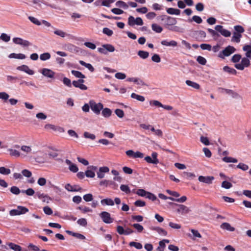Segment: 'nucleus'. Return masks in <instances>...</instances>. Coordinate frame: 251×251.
Segmentation results:
<instances>
[{
	"label": "nucleus",
	"mask_w": 251,
	"mask_h": 251,
	"mask_svg": "<svg viewBox=\"0 0 251 251\" xmlns=\"http://www.w3.org/2000/svg\"><path fill=\"white\" fill-rule=\"evenodd\" d=\"M115 5L117 7L122 8L124 9H127L128 8V5L127 4V3H126L122 0L117 1L115 3Z\"/></svg>",
	"instance_id": "33"
},
{
	"label": "nucleus",
	"mask_w": 251,
	"mask_h": 251,
	"mask_svg": "<svg viewBox=\"0 0 251 251\" xmlns=\"http://www.w3.org/2000/svg\"><path fill=\"white\" fill-rule=\"evenodd\" d=\"M114 47L109 44H103L101 47L98 48V51L102 54H106L108 52H112L115 51Z\"/></svg>",
	"instance_id": "6"
},
{
	"label": "nucleus",
	"mask_w": 251,
	"mask_h": 251,
	"mask_svg": "<svg viewBox=\"0 0 251 251\" xmlns=\"http://www.w3.org/2000/svg\"><path fill=\"white\" fill-rule=\"evenodd\" d=\"M214 178L213 176H200L199 177V180L200 182H204L207 184H211L212 182V181L214 180Z\"/></svg>",
	"instance_id": "23"
},
{
	"label": "nucleus",
	"mask_w": 251,
	"mask_h": 251,
	"mask_svg": "<svg viewBox=\"0 0 251 251\" xmlns=\"http://www.w3.org/2000/svg\"><path fill=\"white\" fill-rule=\"evenodd\" d=\"M126 80L129 82H133L138 85H143L144 84L143 81L138 77H129Z\"/></svg>",
	"instance_id": "34"
},
{
	"label": "nucleus",
	"mask_w": 251,
	"mask_h": 251,
	"mask_svg": "<svg viewBox=\"0 0 251 251\" xmlns=\"http://www.w3.org/2000/svg\"><path fill=\"white\" fill-rule=\"evenodd\" d=\"M132 226L136 229L138 232H141L144 229L143 226L139 224H134Z\"/></svg>",
	"instance_id": "64"
},
{
	"label": "nucleus",
	"mask_w": 251,
	"mask_h": 251,
	"mask_svg": "<svg viewBox=\"0 0 251 251\" xmlns=\"http://www.w3.org/2000/svg\"><path fill=\"white\" fill-rule=\"evenodd\" d=\"M177 23V21L176 18L167 16L166 17V24L169 25H176Z\"/></svg>",
	"instance_id": "37"
},
{
	"label": "nucleus",
	"mask_w": 251,
	"mask_h": 251,
	"mask_svg": "<svg viewBox=\"0 0 251 251\" xmlns=\"http://www.w3.org/2000/svg\"><path fill=\"white\" fill-rule=\"evenodd\" d=\"M0 39L5 42H8L10 40V36L6 33H3L0 36Z\"/></svg>",
	"instance_id": "53"
},
{
	"label": "nucleus",
	"mask_w": 251,
	"mask_h": 251,
	"mask_svg": "<svg viewBox=\"0 0 251 251\" xmlns=\"http://www.w3.org/2000/svg\"><path fill=\"white\" fill-rule=\"evenodd\" d=\"M243 50L246 52L245 57L248 59H251V45H245L243 48Z\"/></svg>",
	"instance_id": "26"
},
{
	"label": "nucleus",
	"mask_w": 251,
	"mask_h": 251,
	"mask_svg": "<svg viewBox=\"0 0 251 251\" xmlns=\"http://www.w3.org/2000/svg\"><path fill=\"white\" fill-rule=\"evenodd\" d=\"M186 84L187 85H188L190 87H192L193 88H195L196 89H199L200 88V86L198 83H197L195 82L191 81V80H186Z\"/></svg>",
	"instance_id": "38"
},
{
	"label": "nucleus",
	"mask_w": 251,
	"mask_h": 251,
	"mask_svg": "<svg viewBox=\"0 0 251 251\" xmlns=\"http://www.w3.org/2000/svg\"><path fill=\"white\" fill-rule=\"evenodd\" d=\"M137 54L140 57L144 59L147 58L149 56V53L144 50H139Z\"/></svg>",
	"instance_id": "46"
},
{
	"label": "nucleus",
	"mask_w": 251,
	"mask_h": 251,
	"mask_svg": "<svg viewBox=\"0 0 251 251\" xmlns=\"http://www.w3.org/2000/svg\"><path fill=\"white\" fill-rule=\"evenodd\" d=\"M100 203L102 205L113 206L114 205V201L110 198H106L101 200Z\"/></svg>",
	"instance_id": "29"
},
{
	"label": "nucleus",
	"mask_w": 251,
	"mask_h": 251,
	"mask_svg": "<svg viewBox=\"0 0 251 251\" xmlns=\"http://www.w3.org/2000/svg\"><path fill=\"white\" fill-rule=\"evenodd\" d=\"M140 126L143 129L151 131L154 135L159 137H162L163 135L162 131L160 129H155L151 125L142 124L140 125Z\"/></svg>",
	"instance_id": "7"
},
{
	"label": "nucleus",
	"mask_w": 251,
	"mask_h": 251,
	"mask_svg": "<svg viewBox=\"0 0 251 251\" xmlns=\"http://www.w3.org/2000/svg\"><path fill=\"white\" fill-rule=\"evenodd\" d=\"M241 59V62L235 64L234 67L237 69L242 71L245 68L249 67L251 65V63L249 59L247 58V57H244L242 58Z\"/></svg>",
	"instance_id": "4"
},
{
	"label": "nucleus",
	"mask_w": 251,
	"mask_h": 251,
	"mask_svg": "<svg viewBox=\"0 0 251 251\" xmlns=\"http://www.w3.org/2000/svg\"><path fill=\"white\" fill-rule=\"evenodd\" d=\"M71 73L76 77L81 78H84L85 77V75L79 71L72 70Z\"/></svg>",
	"instance_id": "52"
},
{
	"label": "nucleus",
	"mask_w": 251,
	"mask_h": 251,
	"mask_svg": "<svg viewBox=\"0 0 251 251\" xmlns=\"http://www.w3.org/2000/svg\"><path fill=\"white\" fill-rule=\"evenodd\" d=\"M158 154L156 152H153L151 153V157L147 156L145 157V160L149 163L157 164L159 163V160L157 159Z\"/></svg>",
	"instance_id": "11"
},
{
	"label": "nucleus",
	"mask_w": 251,
	"mask_h": 251,
	"mask_svg": "<svg viewBox=\"0 0 251 251\" xmlns=\"http://www.w3.org/2000/svg\"><path fill=\"white\" fill-rule=\"evenodd\" d=\"M20 150L21 151V158H31L32 156L34 155L36 152L34 151L32 149V147L29 145H22L20 147Z\"/></svg>",
	"instance_id": "1"
},
{
	"label": "nucleus",
	"mask_w": 251,
	"mask_h": 251,
	"mask_svg": "<svg viewBox=\"0 0 251 251\" xmlns=\"http://www.w3.org/2000/svg\"><path fill=\"white\" fill-rule=\"evenodd\" d=\"M79 62L81 65L85 67L91 72H93L94 71V68L91 64L87 63L82 60H80Z\"/></svg>",
	"instance_id": "41"
},
{
	"label": "nucleus",
	"mask_w": 251,
	"mask_h": 251,
	"mask_svg": "<svg viewBox=\"0 0 251 251\" xmlns=\"http://www.w3.org/2000/svg\"><path fill=\"white\" fill-rule=\"evenodd\" d=\"M38 197L42 201L46 202L47 203H49L51 200L49 196L44 195V194H38Z\"/></svg>",
	"instance_id": "36"
},
{
	"label": "nucleus",
	"mask_w": 251,
	"mask_h": 251,
	"mask_svg": "<svg viewBox=\"0 0 251 251\" xmlns=\"http://www.w3.org/2000/svg\"><path fill=\"white\" fill-rule=\"evenodd\" d=\"M65 163L67 165H69V169L70 171L73 173H76L78 171V168L76 165L68 159L65 160Z\"/></svg>",
	"instance_id": "22"
},
{
	"label": "nucleus",
	"mask_w": 251,
	"mask_h": 251,
	"mask_svg": "<svg viewBox=\"0 0 251 251\" xmlns=\"http://www.w3.org/2000/svg\"><path fill=\"white\" fill-rule=\"evenodd\" d=\"M222 160L226 163H237L238 162L237 159L231 157H224Z\"/></svg>",
	"instance_id": "47"
},
{
	"label": "nucleus",
	"mask_w": 251,
	"mask_h": 251,
	"mask_svg": "<svg viewBox=\"0 0 251 251\" xmlns=\"http://www.w3.org/2000/svg\"><path fill=\"white\" fill-rule=\"evenodd\" d=\"M190 230L192 233V236L189 235V236L193 240H196L197 238H201V235L198 230L194 229H191Z\"/></svg>",
	"instance_id": "30"
},
{
	"label": "nucleus",
	"mask_w": 251,
	"mask_h": 251,
	"mask_svg": "<svg viewBox=\"0 0 251 251\" xmlns=\"http://www.w3.org/2000/svg\"><path fill=\"white\" fill-rule=\"evenodd\" d=\"M100 216L102 221L105 224H111L114 221V219L111 217L110 213L106 211L101 212Z\"/></svg>",
	"instance_id": "10"
},
{
	"label": "nucleus",
	"mask_w": 251,
	"mask_h": 251,
	"mask_svg": "<svg viewBox=\"0 0 251 251\" xmlns=\"http://www.w3.org/2000/svg\"><path fill=\"white\" fill-rule=\"evenodd\" d=\"M50 58V54L49 52H46L41 54L40 55V58L42 61H46Z\"/></svg>",
	"instance_id": "55"
},
{
	"label": "nucleus",
	"mask_w": 251,
	"mask_h": 251,
	"mask_svg": "<svg viewBox=\"0 0 251 251\" xmlns=\"http://www.w3.org/2000/svg\"><path fill=\"white\" fill-rule=\"evenodd\" d=\"M11 173L10 169L4 167H0V174L3 175H8Z\"/></svg>",
	"instance_id": "51"
},
{
	"label": "nucleus",
	"mask_w": 251,
	"mask_h": 251,
	"mask_svg": "<svg viewBox=\"0 0 251 251\" xmlns=\"http://www.w3.org/2000/svg\"><path fill=\"white\" fill-rule=\"evenodd\" d=\"M167 12L171 15H179L180 13V11L178 9L168 8L167 9Z\"/></svg>",
	"instance_id": "35"
},
{
	"label": "nucleus",
	"mask_w": 251,
	"mask_h": 251,
	"mask_svg": "<svg viewBox=\"0 0 251 251\" xmlns=\"http://www.w3.org/2000/svg\"><path fill=\"white\" fill-rule=\"evenodd\" d=\"M89 104L91 110L97 115L99 114L100 111L103 108V104L101 103H96L94 100H90L89 101Z\"/></svg>",
	"instance_id": "5"
},
{
	"label": "nucleus",
	"mask_w": 251,
	"mask_h": 251,
	"mask_svg": "<svg viewBox=\"0 0 251 251\" xmlns=\"http://www.w3.org/2000/svg\"><path fill=\"white\" fill-rule=\"evenodd\" d=\"M160 43L162 46L173 48L176 47L178 45L177 42L174 40H163L161 41Z\"/></svg>",
	"instance_id": "15"
},
{
	"label": "nucleus",
	"mask_w": 251,
	"mask_h": 251,
	"mask_svg": "<svg viewBox=\"0 0 251 251\" xmlns=\"http://www.w3.org/2000/svg\"><path fill=\"white\" fill-rule=\"evenodd\" d=\"M150 229L152 230L156 231L161 236H166L167 232L162 228L157 226H152L150 227Z\"/></svg>",
	"instance_id": "25"
},
{
	"label": "nucleus",
	"mask_w": 251,
	"mask_h": 251,
	"mask_svg": "<svg viewBox=\"0 0 251 251\" xmlns=\"http://www.w3.org/2000/svg\"><path fill=\"white\" fill-rule=\"evenodd\" d=\"M242 58L241 55L239 54H234L231 58V61L233 63H238L240 60Z\"/></svg>",
	"instance_id": "58"
},
{
	"label": "nucleus",
	"mask_w": 251,
	"mask_h": 251,
	"mask_svg": "<svg viewBox=\"0 0 251 251\" xmlns=\"http://www.w3.org/2000/svg\"><path fill=\"white\" fill-rule=\"evenodd\" d=\"M150 105L151 106H155L156 107H161L162 104L157 100H151L149 101Z\"/></svg>",
	"instance_id": "44"
},
{
	"label": "nucleus",
	"mask_w": 251,
	"mask_h": 251,
	"mask_svg": "<svg viewBox=\"0 0 251 251\" xmlns=\"http://www.w3.org/2000/svg\"><path fill=\"white\" fill-rule=\"evenodd\" d=\"M109 171V169L107 167H101L99 169L97 172V176L99 178H102L105 176V174L108 173Z\"/></svg>",
	"instance_id": "20"
},
{
	"label": "nucleus",
	"mask_w": 251,
	"mask_h": 251,
	"mask_svg": "<svg viewBox=\"0 0 251 251\" xmlns=\"http://www.w3.org/2000/svg\"><path fill=\"white\" fill-rule=\"evenodd\" d=\"M84 81L83 79H79L77 81H73L72 84L75 87L79 88L82 90H86L87 89V87L83 84Z\"/></svg>",
	"instance_id": "19"
},
{
	"label": "nucleus",
	"mask_w": 251,
	"mask_h": 251,
	"mask_svg": "<svg viewBox=\"0 0 251 251\" xmlns=\"http://www.w3.org/2000/svg\"><path fill=\"white\" fill-rule=\"evenodd\" d=\"M10 192L14 195H18L20 193L21 190L17 186H12L10 189Z\"/></svg>",
	"instance_id": "61"
},
{
	"label": "nucleus",
	"mask_w": 251,
	"mask_h": 251,
	"mask_svg": "<svg viewBox=\"0 0 251 251\" xmlns=\"http://www.w3.org/2000/svg\"><path fill=\"white\" fill-rule=\"evenodd\" d=\"M78 209L80 210L83 213H86L88 212H92L93 210L87 206H79Z\"/></svg>",
	"instance_id": "56"
},
{
	"label": "nucleus",
	"mask_w": 251,
	"mask_h": 251,
	"mask_svg": "<svg viewBox=\"0 0 251 251\" xmlns=\"http://www.w3.org/2000/svg\"><path fill=\"white\" fill-rule=\"evenodd\" d=\"M9 58H14L18 59H24L26 58V56L23 53H12L8 55Z\"/></svg>",
	"instance_id": "27"
},
{
	"label": "nucleus",
	"mask_w": 251,
	"mask_h": 251,
	"mask_svg": "<svg viewBox=\"0 0 251 251\" xmlns=\"http://www.w3.org/2000/svg\"><path fill=\"white\" fill-rule=\"evenodd\" d=\"M237 168L243 170L247 171L249 169V166L243 163H240L237 165Z\"/></svg>",
	"instance_id": "63"
},
{
	"label": "nucleus",
	"mask_w": 251,
	"mask_h": 251,
	"mask_svg": "<svg viewBox=\"0 0 251 251\" xmlns=\"http://www.w3.org/2000/svg\"><path fill=\"white\" fill-rule=\"evenodd\" d=\"M131 97L132 99H136V100L141 102H143L145 100L144 97L141 95H138L134 93H132L131 94Z\"/></svg>",
	"instance_id": "39"
},
{
	"label": "nucleus",
	"mask_w": 251,
	"mask_h": 251,
	"mask_svg": "<svg viewBox=\"0 0 251 251\" xmlns=\"http://www.w3.org/2000/svg\"><path fill=\"white\" fill-rule=\"evenodd\" d=\"M178 208L176 209V212L181 215H185L188 214L190 210L186 206L183 204H177Z\"/></svg>",
	"instance_id": "17"
},
{
	"label": "nucleus",
	"mask_w": 251,
	"mask_h": 251,
	"mask_svg": "<svg viewBox=\"0 0 251 251\" xmlns=\"http://www.w3.org/2000/svg\"><path fill=\"white\" fill-rule=\"evenodd\" d=\"M47 183V179L44 177H39L37 180V184L40 186H44Z\"/></svg>",
	"instance_id": "59"
},
{
	"label": "nucleus",
	"mask_w": 251,
	"mask_h": 251,
	"mask_svg": "<svg viewBox=\"0 0 251 251\" xmlns=\"http://www.w3.org/2000/svg\"><path fill=\"white\" fill-rule=\"evenodd\" d=\"M152 29L156 33H161L163 28L159 25L156 24H153L151 25Z\"/></svg>",
	"instance_id": "49"
},
{
	"label": "nucleus",
	"mask_w": 251,
	"mask_h": 251,
	"mask_svg": "<svg viewBox=\"0 0 251 251\" xmlns=\"http://www.w3.org/2000/svg\"><path fill=\"white\" fill-rule=\"evenodd\" d=\"M101 114L104 118H109L112 115V110L108 108H105L102 109Z\"/></svg>",
	"instance_id": "32"
},
{
	"label": "nucleus",
	"mask_w": 251,
	"mask_h": 251,
	"mask_svg": "<svg viewBox=\"0 0 251 251\" xmlns=\"http://www.w3.org/2000/svg\"><path fill=\"white\" fill-rule=\"evenodd\" d=\"M87 170L85 172V175L88 177L93 178L95 176V171L97 170V167L96 166H90L88 167Z\"/></svg>",
	"instance_id": "18"
},
{
	"label": "nucleus",
	"mask_w": 251,
	"mask_h": 251,
	"mask_svg": "<svg viewBox=\"0 0 251 251\" xmlns=\"http://www.w3.org/2000/svg\"><path fill=\"white\" fill-rule=\"evenodd\" d=\"M7 151L9 152V155L11 156L15 157H21V152L14 149L9 148L7 149Z\"/></svg>",
	"instance_id": "24"
},
{
	"label": "nucleus",
	"mask_w": 251,
	"mask_h": 251,
	"mask_svg": "<svg viewBox=\"0 0 251 251\" xmlns=\"http://www.w3.org/2000/svg\"><path fill=\"white\" fill-rule=\"evenodd\" d=\"M129 245L131 247H134L137 249H141L143 248L142 245L140 243L131 242L129 243Z\"/></svg>",
	"instance_id": "57"
},
{
	"label": "nucleus",
	"mask_w": 251,
	"mask_h": 251,
	"mask_svg": "<svg viewBox=\"0 0 251 251\" xmlns=\"http://www.w3.org/2000/svg\"><path fill=\"white\" fill-rule=\"evenodd\" d=\"M215 29L220 33V34L225 37H228L231 35V32L229 30L224 29L223 26L221 25H217L215 27Z\"/></svg>",
	"instance_id": "13"
},
{
	"label": "nucleus",
	"mask_w": 251,
	"mask_h": 251,
	"mask_svg": "<svg viewBox=\"0 0 251 251\" xmlns=\"http://www.w3.org/2000/svg\"><path fill=\"white\" fill-rule=\"evenodd\" d=\"M7 245L11 249L14 250V251H21L22 250V248L20 246L16 245L14 243H8Z\"/></svg>",
	"instance_id": "42"
},
{
	"label": "nucleus",
	"mask_w": 251,
	"mask_h": 251,
	"mask_svg": "<svg viewBox=\"0 0 251 251\" xmlns=\"http://www.w3.org/2000/svg\"><path fill=\"white\" fill-rule=\"evenodd\" d=\"M235 31L233 32L231 41L236 43H239L242 37V33L245 31L244 28L241 25H237L234 26Z\"/></svg>",
	"instance_id": "2"
},
{
	"label": "nucleus",
	"mask_w": 251,
	"mask_h": 251,
	"mask_svg": "<svg viewBox=\"0 0 251 251\" xmlns=\"http://www.w3.org/2000/svg\"><path fill=\"white\" fill-rule=\"evenodd\" d=\"M54 33L62 38H64L66 37H70L71 35L70 34H68L66 33L65 32L63 31V30L61 29H56L54 31Z\"/></svg>",
	"instance_id": "28"
},
{
	"label": "nucleus",
	"mask_w": 251,
	"mask_h": 251,
	"mask_svg": "<svg viewBox=\"0 0 251 251\" xmlns=\"http://www.w3.org/2000/svg\"><path fill=\"white\" fill-rule=\"evenodd\" d=\"M83 136L85 138L90 139L92 140H94L96 139V136L95 134L89 133L87 131L84 132Z\"/></svg>",
	"instance_id": "50"
},
{
	"label": "nucleus",
	"mask_w": 251,
	"mask_h": 251,
	"mask_svg": "<svg viewBox=\"0 0 251 251\" xmlns=\"http://www.w3.org/2000/svg\"><path fill=\"white\" fill-rule=\"evenodd\" d=\"M17 70L20 71L24 72L29 75L34 74V71L30 69L29 67L26 65H22L17 67Z\"/></svg>",
	"instance_id": "16"
},
{
	"label": "nucleus",
	"mask_w": 251,
	"mask_h": 251,
	"mask_svg": "<svg viewBox=\"0 0 251 251\" xmlns=\"http://www.w3.org/2000/svg\"><path fill=\"white\" fill-rule=\"evenodd\" d=\"M221 227L223 229H226L229 231H233L235 228L232 227L229 223H224L221 225Z\"/></svg>",
	"instance_id": "31"
},
{
	"label": "nucleus",
	"mask_w": 251,
	"mask_h": 251,
	"mask_svg": "<svg viewBox=\"0 0 251 251\" xmlns=\"http://www.w3.org/2000/svg\"><path fill=\"white\" fill-rule=\"evenodd\" d=\"M223 70L231 75H236L237 73V71L234 69L228 66H225L223 68Z\"/></svg>",
	"instance_id": "43"
},
{
	"label": "nucleus",
	"mask_w": 251,
	"mask_h": 251,
	"mask_svg": "<svg viewBox=\"0 0 251 251\" xmlns=\"http://www.w3.org/2000/svg\"><path fill=\"white\" fill-rule=\"evenodd\" d=\"M169 200H170L173 201H176L178 202L182 203L185 202L187 200V197L184 196L178 199H175L173 197H169Z\"/></svg>",
	"instance_id": "48"
},
{
	"label": "nucleus",
	"mask_w": 251,
	"mask_h": 251,
	"mask_svg": "<svg viewBox=\"0 0 251 251\" xmlns=\"http://www.w3.org/2000/svg\"><path fill=\"white\" fill-rule=\"evenodd\" d=\"M65 188L69 192H78L81 190V188L78 185H72L69 183L65 185Z\"/></svg>",
	"instance_id": "21"
},
{
	"label": "nucleus",
	"mask_w": 251,
	"mask_h": 251,
	"mask_svg": "<svg viewBox=\"0 0 251 251\" xmlns=\"http://www.w3.org/2000/svg\"><path fill=\"white\" fill-rule=\"evenodd\" d=\"M236 50L234 47L228 46L223 50L219 52L218 57L224 59L226 57L229 56L235 52Z\"/></svg>",
	"instance_id": "3"
},
{
	"label": "nucleus",
	"mask_w": 251,
	"mask_h": 251,
	"mask_svg": "<svg viewBox=\"0 0 251 251\" xmlns=\"http://www.w3.org/2000/svg\"><path fill=\"white\" fill-rule=\"evenodd\" d=\"M120 190L122 191L125 192L126 194H129L131 192V191H130V189L129 186L127 185L122 184L120 186Z\"/></svg>",
	"instance_id": "45"
},
{
	"label": "nucleus",
	"mask_w": 251,
	"mask_h": 251,
	"mask_svg": "<svg viewBox=\"0 0 251 251\" xmlns=\"http://www.w3.org/2000/svg\"><path fill=\"white\" fill-rule=\"evenodd\" d=\"M44 76L52 78L54 77L55 73L50 69L48 68H43L39 71Z\"/></svg>",
	"instance_id": "14"
},
{
	"label": "nucleus",
	"mask_w": 251,
	"mask_h": 251,
	"mask_svg": "<svg viewBox=\"0 0 251 251\" xmlns=\"http://www.w3.org/2000/svg\"><path fill=\"white\" fill-rule=\"evenodd\" d=\"M60 75L62 77H63V79H62V82H63V84H64L65 85H66V86H67V87H71V86H72V83H71V80H70L69 78H67V77H63V76H64L63 74H61Z\"/></svg>",
	"instance_id": "40"
},
{
	"label": "nucleus",
	"mask_w": 251,
	"mask_h": 251,
	"mask_svg": "<svg viewBox=\"0 0 251 251\" xmlns=\"http://www.w3.org/2000/svg\"><path fill=\"white\" fill-rule=\"evenodd\" d=\"M28 211V209L27 208L22 206H18L17 209L10 210L9 214L11 216H14L25 214Z\"/></svg>",
	"instance_id": "8"
},
{
	"label": "nucleus",
	"mask_w": 251,
	"mask_h": 251,
	"mask_svg": "<svg viewBox=\"0 0 251 251\" xmlns=\"http://www.w3.org/2000/svg\"><path fill=\"white\" fill-rule=\"evenodd\" d=\"M147 192V191L144 189H139L135 193L139 196L146 197Z\"/></svg>",
	"instance_id": "54"
},
{
	"label": "nucleus",
	"mask_w": 251,
	"mask_h": 251,
	"mask_svg": "<svg viewBox=\"0 0 251 251\" xmlns=\"http://www.w3.org/2000/svg\"><path fill=\"white\" fill-rule=\"evenodd\" d=\"M14 43L21 45L24 47H28L31 45V43L27 40H24L19 37H14L12 39Z\"/></svg>",
	"instance_id": "12"
},
{
	"label": "nucleus",
	"mask_w": 251,
	"mask_h": 251,
	"mask_svg": "<svg viewBox=\"0 0 251 251\" xmlns=\"http://www.w3.org/2000/svg\"><path fill=\"white\" fill-rule=\"evenodd\" d=\"M36 117L38 119L45 120L47 119V116L43 112H39L36 114Z\"/></svg>",
	"instance_id": "62"
},
{
	"label": "nucleus",
	"mask_w": 251,
	"mask_h": 251,
	"mask_svg": "<svg viewBox=\"0 0 251 251\" xmlns=\"http://www.w3.org/2000/svg\"><path fill=\"white\" fill-rule=\"evenodd\" d=\"M144 23L142 19L140 17L134 18L132 16H129L128 18V24L130 26H134L135 25H142Z\"/></svg>",
	"instance_id": "9"
},
{
	"label": "nucleus",
	"mask_w": 251,
	"mask_h": 251,
	"mask_svg": "<svg viewBox=\"0 0 251 251\" xmlns=\"http://www.w3.org/2000/svg\"><path fill=\"white\" fill-rule=\"evenodd\" d=\"M77 223L81 226H86L87 225V220L85 218H80V219H79L77 221Z\"/></svg>",
	"instance_id": "60"
}]
</instances>
